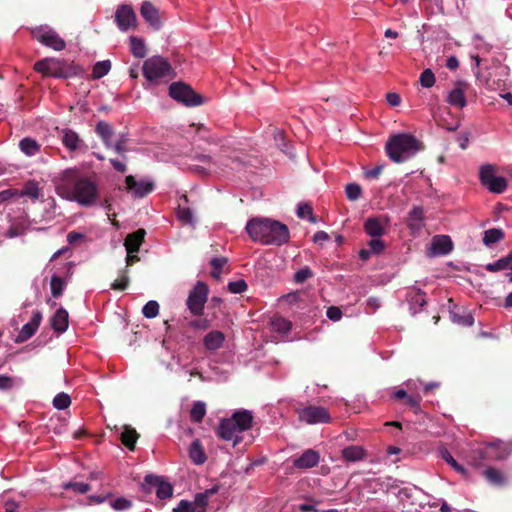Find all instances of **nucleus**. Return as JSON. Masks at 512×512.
I'll return each instance as SVG.
<instances>
[{"instance_id": "40", "label": "nucleus", "mask_w": 512, "mask_h": 512, "mask_svg": "<svg viewBox=\"0 0 512 512\" xmlns=\"http://www.w3.org/2000/svg\"><path fill=\"white\" fill-rule=\"evenodd\" d=\"M54 63H55V59H49V58L37 61L34 64V70L39 73H42L45 76L53 77V70H54V66H55Z\"/></svg>"}, {"instance_id": "47", "label": "nucleus", "mask_w": 512, "mask_h": 512, "mask_svg": "<svg viewBox=\"0 0 512 512\" xmlns=\"http://www.w3.org/2000/svg\"><path fill=\"white\" fill-rule=\"evenodd\" d=\"M129 285L128 270L124 269L120 272V277L111 284L113 290H125Z\"/></svg>"}, {"instance_id": "35", "label": "nucleus", "mask_w": 512, "mask_h": 512, "mask_svg": "<svg viewBox=\"0 0 512 512\" xmlns=\"http://www.w3.org/2000/svg\"><path fill=\"white\" fill-rule=\"evenodd\" d=\"M20 150L27 156H34L40 152V144L33 138L25 137L19 142Z\"/></svg>"}, {"instance_id": "46", "label": "nucleus", "mask_w": 512, "mask_h": 512, "mask_svg": "<svg viewBox=\"0 0 512 512\" xmlns=\"http://www.w3.org/2000/svg\"><path fill=\"white\" fill-rule=\"evenodd\" d=\"M297 216L302 219L308 217L311 223H316L317 221L316 217L313 214V209L311 205L308 203H302L298 205Z\"/></svg>"}, {"instance_id": "37", "label": "nucleus", "mask_w": 512, "mask_h": 512, "mask_svg": "<svg viewBox=\"0 0 512 512\" xmlns=\"http://www.w3.org/2000/svg\"><path fill=\"white\" fill-rule=\"evenodd\" d=\"M483 475L486 480L495 486H502L506 483L505 476L497 469L493 467H488L483 471Z\"/></svg>"}, {"instance_id": "42", "label": "nucleus", "mask_w": 512, "mask_h": 512, "mask_svg": "<svg viewBox=\"0 0 512 512\" xmlns=\"http://www.w3.org/2000/svg\"><path fill=\"white\" fill-rule=\"evenodd\" d=\"M65 286L66 283L61 277L57 275L51 277L50 288L51 294L54 298H59L63 294Z\"/></svg>"}, {"instance_id": "1", "label": "nucleus", "mask_w": 512, "mask_h": 512, "mask_svg": "<svg viewBox=\"0 0 512 512\" xmlns=\"http://www.w3.org/2000/svg\"><path fill=\"white\" fill-rule=\"evenodd\" d=\"M167 359L161 362L166 369L183 376H199L202 381L218 380L225 378L231 370V363L227 360V354H208L199 359L194 354H165Z\"/></svg>"}, {"instance_id": "32", "label": "nucleus", "mask_w": 512, "mask_h": 512, "mask_svg": "<svg viewBox=\"0 0 512 512\" xmlns=\"http://www.w3.org/2000/svg\"><path fill=\"white\" fill-rule=\"evenodd\" d=\"M120 438L122 443L130 450L133 451L135 449V444L137 442V439L139 438L138 433L136 430L130 426H123Z\"/></svg>"}, {"instance_id": "9", "label": "nucleus", "mask_w": 512, "mask_h": 512, "mask_svg": "<svg viewBox=\"0 0 512 512\" xmlns=\"http://www.w3.org/2000/svg\"><path fill=\"white\" fill-rule=\"evenodd\" d=\"M209 294L208 285L205 282L198 281L189 292L186 305L194 316L203 314L205 303Z\"/></svg>"}, {"instance_id": "36", "label": "nucleus", "mask_w": 512, "mask_h": 512, "mask_svg": "<svg viewBox=\"0 0 512 512\" xmlns=\"http://www.w3.org/2000/svg\"><path fill=\"white\" fill-rule=\"evenodd\" d=\"M271 329L275 332L286 334L292 328V323L281 316H273L270 320Z\"/></svg>"}, {"instance_id": "61", "label": "nucleus", "mask_w": 512, "mask_h": 512, "mask_svg": "<svg viewBox=\"0 0 512 512\" xmlns=\"http://www.w3.org/2000/svg\"><path fill=\"white\" fill-rule=\"evenodd\" d=\"M126 143L127 139L122 136L114 145L112 144V148L117 154H119L123 159H126Z\"/></svg>"}, {"instance_id": "56", "label": "nucleus", "mask_w": 512, "mask_h": 512, "mask_svg": "<svg viewBox=\"0 0 512 512\" xmlns=\"http://www.w3.org/2000/svg\"><path fill=\"white\" fill-rule=\"evenodd\" d=\"M20 196H28L31 199H38L39 197V188L38 185L34 182L28 183L25 188L18 194Z\"/></svg>"}, {"instance_id": "14", "label": "nucleus", "mask_w": 512, "mask_h": 512, "mask_svg": "<svg viewBox=\"0 0 512 512\" xmlns=\"http://www.w3.org/2000/svg\"><path fill=\"white\" fill-rule=\"evenodd\" d=\"M115 19L118 27L122 31H127L131 27H135L136 25V14L131 6L129 5H120L115 13Z\"/></svg>"}, {"instance_id": "7", "label": "nucleus", "mask_w": 512, "mask_h": 512, "mask_svg": "<svg viewBox=\"0 0 512 512\" xmlns=\"http://www.w3.org/2000/svg\"><path fill=\"white\" fill-rule=\"evenodd\" d=\"M171 98L185 106L193 107L204 103L202 95L198 94L192 87L184 82H174L169 86Z\"/></svg>"}, {"instance_id": "19", "label": "nucleus", "mask_w": 512, "mask_h": 512, "mask_svg": "<svg viewBox=\"0 0 512 512\" xmlns=\"http://www.w3.org/2000/svg\"><path fill=\"white\" fill-rule=\"evenodd\" d=\"M42 320V313L38 310L34 311L32 317L28 323L23 325L18 335L15 338V342H24L32 337L37 331Z\"/></svg>"}, {"instance_id": "62", "label": "nucleus", "mask_w": 512, "mask_h": 512, "mask_svg": "<svg viewBox=\"0 0 512 512\" xmlns=\"http://www.w3.org/2000/svg\"><path fill=\"white\" fill-rule=\"evenodd\" d=\"M368 247L371 253L380 254L384 250L385 244L380 238H373L368 242Z\"/></svg>"}, {"instance_id": "58", "label": "nucleus", "mask_w": 512, "mask_h": 512, "mask_svg": "<svg viewBox=\"0 0 512 512\" xmlns=\"http://www.w3.org/2000/svg\"><path fill=\"white\" fill-rule=\"evenodd\" d=\"M509 266L510 265L507 263V261L504 259V257H502L493 263L487 264L485 266V269L489 272H497V271L505 270Z\"/></svg>"}, {"instance_id": "28", "label": "nucleus", "mask_w": 512, "mask_h": 512, "mask_svg": "<svg viewBox=\"0 0 512 512\" xmlns=\"http://www.w3.org/2000/svg\"><path fill=\"white\" fill-rule=\"evenodd\" d=\"M95 132L101 138L104 146L107 149H111L112 148V137L114 134V130H113L112 126L105 121H99L96 124Z\"/></svg>"}, {"instance_id": "18", "label": "nucleus", "mask_w": 512, "mask_h": 512, "mask_svg": "<svg viewBox=\"0 0 512 512\" xmlns=\"http://www.w3.org/2000/svg\"><path fill=\"white\" fill-rule=\"evenodd\" d=\"M240 432L230 420V418L222 419L217 429V435L225 441H233L234 446L241 440Z\"/></svg>"}, {"instance_id": "63", "label": "nucleus", "mask_w": 512, "mask_h": 512, "mask_svg": "<svg viewBox=\"0 0 512 512\" xmlns=\"http://www.w3.org/2000/svg\"><path fill=\"white\" fill-rule=\"evenodd\" d=\"M422 397L419 394H408L405 399V404L414 410L420 409V402Z\"/></svg>"}, {"instance_id": "53", "label": "nucleus", "mask_w": 512, "mask_h": 512, "mask_svg": "<svg viewBox=\"0 0 512 512\" xmlns=\"http://www.w3.org/2000/svg\"><path fill=\"white\" fill-rule=\"evenodd\" d=\"M409 301L411 306L418 305L423 307L426 305V294L421 289H416L410 295Z\"/></svg>"}, {"instance_id": "4", "label": "nucleus", "mask_w": 512, "mask_h": 512, "mask_svg": "<svg viewBox=\"0 0 512 512\" xmlns=\"http://www.w3.org/2000/svg\"><path fill=\"white\" fill-rule=\"evenodd\" d=\"M420 142L411 134L393 135L386 143L388 157L395 163H402L420 150Z\"/></svg>"}, {"instance_id": "57", "label": "nucleus", "mask_w": 512, "mask_h": 512, "mask_svg": "<svg viewBox=\"0 0 512 512\" xmlns=\"http://www.w3.org/2000/svg\"><path fill=\"white\" fill-rule=\"evenodd\" d=\"M111 507L116 511H125L128 510L132 503L130 500L124 497H118L110 502Z\"/></svg>"}, {"instance_id": "44", "label": "nucleus", "mask_w": 512, "mask_h": 512, "mask_svg": "<svg viewBox=\"0 0 512 512\" xmlns=\"http://www.w3.org/2000/svg\"><path fill=\"white\" fill-rule=\"evenodd\" d=\"M228 259L226 257H215L210 261L212 266L211 276L215 279H219L222 273V268L227 264Z\"/></svg>"}, {"instance_id": "20", "label": "nucleus", "mask_w": 512, "mask_h": 512, "mask_svg": "<svg viewBox=\"0 0 512 512\" xmlns=\"http://www.w3.org/2000/svg\"><path fill=\"white\" fill-rule=\"evenodd\" d=\"M126 187L129 191H133L135 197L142 198L151 193L154 189V183L150 181L137 182L134 176L129 175L125 179Z\"/></svg>"}, {"instance_id": "60", "label": "nucleus", "mask_w": 512, "mask_h": 512, "mask_svg": "<svg viewBox=\"0 0 512 512\" xmlns=\"http://www.w3.org/2000/svg\"><path fill=\"white\" fill-rule=\"evenodd\" d=\"M177 216L181 222L186 224H190L193 221V214L190 208L179 206Z\"/></svg>"}, {"instance_id": "16", "label": "nucleus", "mask_w": 512, "mask_h": 512, "mask_svg": "<svg viewBox=\"0 0 512 512\" xmlns=\"http://www.w3.org/2000/svg\"><path fill=\"white\" fill-rule=\"evenodd\" d=\"M453 249V242L448 235H436L432 238L429 256L447 255Z\"/></svg>"}, {"instance_id": "38", "label": "nucleus", "mask_w": 512, "mask_h": 512, "mask_svg": "<svg viewBox=\"0 0 512 512\" xmlns=\"http://www.w3.org/2000/svg\"><path fill=\"white\" fill-rule=\"evenodd\" d=\"M130 48L131 53L136 58H144L147 54L144 41L136 36L130 37Z\"/></svg>"}, {"instance_id": "17", "label": "nucleus", "mask_w": 512, "mask_h": 512, "mask_svg": "<svg viewBox=\"0 0 512 512\" xmlns=\"http://www.w3.org/2000/svg\"><path fill=\"white\" fill-rule=\"evenodd\" d=\"M469 88L466 81H457L454 88L449 92L447 102L457 108H464L467 104L465 92Z\"/></svg>"}, {"instance_id": "10", "label": "nucleus", "mask_w": 512, "mask_h": 512, "mask_svg": "<svg viewBox=\"0 0 512 512\" xmlns=\"http://www.w3.org/2000/svg\"><path fill=\"white\" fill-rule=\"evenodd\" d=\"M298 419L309 425L326 424L331 421V415L327 408L309 405L297 409Z\"/></svg>"}, {"instance_id": "55", "label": "nucleus", "mask_w": 512, "mask_h": 512, "mask_svg": "<svg viewBox=\"0 0 512 512\" xmlns=\"http://www.w3.org/2000/svg\"><path fill=\"white\" fill-rule=\"evenodd\" d=\"M313 276H314L313 271L308 266H305V267L301 268L300 270H298L294 274V281L296 283L301 284V283H304L309 278H312Z\"/></svg>"}, {"instance_id": "25", "label": "nucleus", "mask_w": 512, "mask_h": 512, "mask_svg": "<svg viewBox=\"0 0 512 512\" xmlns=\"http://www.w3.org/2000/svg\"><path fill=\"white\" fill-rule=\"evenodd\" d=\"M145 235L146 232L142 228L128 234L124 241L127 253H137L144 242Z\"/></svg>"}, {"instance_id": "33", "label": "nucleus", "mask_w": 512, "mask_h": 512, "mask_svg": "<svg viewBox=\"0 0 512 512\" xmlns=\"http://www.w3.org/2000/svg\"><path fill=\"white\" fill-rule=\"evenodd\" d=\"M423 218H424L423 208L420 206H414L408 214V219H407L408 227L413 231L420 230L422 227L421 222H422Z\"/></svg>"}, {"instance_id": "15", "label": "nucleus", "mask_w": 512, "mask_h": 512, "mask_svg": "<svg viewBox=\"0 0 512 512\" xmlns=\"http://www.w3.org/2000/svg\"><path fill=\"white\" fill-rule=\"evenodd\" d=\"M62 144L71 152H85L87 145L84 140L80 138L78 133L71 129H63L61 132Z\"/></svg>"}, {"instance_id": "43", "label": "nucleus", "mask_w": 512, "mask_h": 512, "mask_svg": "<svg viewBox=\"0 0 512 512\" xmlns=\"http://www.w3.org/2000/svg\"><path fill=\"white\" fill-rule=\"evenodd\" d=\"M110 69H111V63L109 60L99 61L93 67L92 78L100 79L103 76H105L106 74H108Z\"/></svg>"}, {"instance_id": "45", "label": "nucleus", "mask_w": 512, "mask_h": 512, "mask_svg": "<svg viewBox=\"0 0 512 512\" xmlns=\"http://www.w3.org/2000/svg\"><path fill=\"white\" fill-rule=\"evenodd\" d=\"M71 404V398L67 393H58L53 399V406L57 410H64Z\"/></svg>"}, {"instance_id": "34", "label": "nucleus", "mask_w": 512, "mask_h": 512, "mask_svg": "<svg viewBox=\"0 0 512 512\" xmlns=\"http://www.w3.org/2000/svg\"><path fill=\"white\" fill-rule=\"evenodd\" d=\"M189 457L196 465H201L206 461V454L199 440H194L189 447Z\"/></svg>"}, {"instance_id": "54", "label": "nucleus", "mask_w": 512, "mask_h": 512, "mask_svg": "<svg viewBox=\"0 0 512 512\" xmlns=\"http://www.w3.org/2000/svg\"><path fill=\"white\" fill-rule=\"evenodd\" d=\"M441 455H442V458L454 469L456 470L457 472L461 473V474H465L466 473V469L458 464V462L453 458V456L450 454L449 451L447 450H444L441 452Z\"/></svg>"}, {"instance_id": "50", "label": "nucleus", "mask_w": 512, "mask_h": 512, "mask_svg": "<svg viewBox=\"0 0 512 512\" xmlns=\"http://www.w3.org/2000/svg\"><path fill=\"white\" fill-rule=\"evenodd\" d=\"M419 81L421 85L425 88H431L435 84V75L433 71L429 68L425 69L421 74Z\"/></svg>"}, {"instance_id": "22", "label": "nucleus", "mask_w": 512, "mask_h": 512, "mask_svg": "<svg viewBox=\"0 0 512 512\" xmlns=\"http://www.w3.org/2000/svg\"><path fill=\"white\" fill-rule=\"evenodd\" d=\"M319 461V453L313 449H307L293 460V466L297 469H310L317 466Z\"/></svg>"}, {"instance_id": "13", "label": "nucleus", "mask_w": 512, "mask_h": 512, "mask_svg": "<svg viewBox=\"0 0 512 512\" xmlns=\"http://www.w3.org/2000/svg\"><path fill=\"white\" fill-rule=\"evenodd\" d=\"M449 304V315L453 323L463 327H470L474 324V317L471 312L454 304L452 299H449Z\"/></svg>"}, {"instance_id": "51", "label": "nucleus", "mask_w": 512, "mask_h": 512, "mask_svg": "<svg viewBox=\"0 0 512 512\" xmlns=\"http://www.w3.org/2000/svg\"><path fill=\"white\" fill-rule=\"evenodd\" d=\"M173 512H202L193 501L181 500L173 509Z\"/></svg>"}, {"instance_id": "11", "label": "nucleus", "mask_w": 512, "mask_h": 512, "mask_svg": "<svg viewBox=\"0 0 512 512\" xmlns=\"http://www.w3.org/2000/svg\"><path fill=\"white\" fill-rule=\"evenodd\" d=\"M142 487L146 492L155 491L159 499L170 498L173 494V487L156 475H146Z\"/></svg>"}, {"instance_id": "64", "label": "nucleus", "mask_w": 512, "mask_h": 512, "mask_svg": "<svg viewBox=\"0 0 512 512\" xmlns=\"http://www.w3.org/2000/svg\"><path fill=\"white\" fill-rule=\"evenodd\" d=\"M326 315L332 321H339L342 317V311L339 307L330 306L327 309Z\"/></svg>"}, {"instance_id": "5", "label": "nucleus", "mask_w": 512, "mask_h": 512, "mask_svg": "<svg viewBox=\"0 0 512 512\" xmlns=\"http://www.w3.org/2000/svg\"><path fill=\"white\" fill-rule=\"evenodd\" d=\"M512 453V443L501 440L489 442L483 447L472 451L471 461L475 466H480L484 461H499L506 459Z\"/></svg>"}, {"instance_id": "27", "label": "nucleus", "mask_w": 512, "mask_h": 512, "mask_svg": "<svg viewBox=\"0 0 512 512\" xmlns=\"http://www.w3.org/2000/svg\"><path fill=\"white\" fill-rule=\"evenodd\" d=\"M219 491L218 485H213L211 488L206 489L203 492H199L194 497V503L202 510V512H206V509L210 502H212L213 496H215Z\"/></svg>"}, {"instance_id": "59", "label": "nucleus", "mask_w": 512, "mask_h": 512, "mask_svg": "<svg viewBox=\"0 0 512 512\" xmlns=\"http://www.w3.org/2000/svg\"><path fill=\"white\" fill-rule=\"evenodd\" d=\"M247 288L248 285L244 280H238L228 283V290L233 294H240L246 291Z\"/></svg>"}, {"instance_id": "3", "label": "nucleus", "mask_w": 512, "mask_h": 512, "mask_svg": "<svg viewBox=\"0 0 512 512\" xmlns=\"http://www.w3.org/2000/svg\"><path fill=\"white\" fill-rule=\"evenodd\" d=\"M57 191L60 196L74 200L84 207L95 205L100 195L98 184L91 176L79 177L71 188L59 186Z\"/></svg>"}, {"instance_id": "31", "label": "nucleus", "mask_w": 512, "mask_h": 512, "mask_svg": "<svg viewBox=\"0 0 512 512\" xmlns=\"http://www.w3.org/2000/svg\"><path fill=\"white\" fill-rule=\"evenodd\" d=\"M342 457L348 462H358L366 457V452L362 446L351 445L342 450Z\"/></svg>"}, {"instance_id": "2", "label": "nucleus", "mask_w": 512, "mask_h": 512, "mask_svg": "<svg viewBox=\"0 0 512 512\" xmlns=\"http://www.w3.org/2000/svg\"><path fill=\"white\" fill-rule=\"evenodd\" d=\"M246 231L253 241L265 245L280 246L290 238L289 229L285 224L268 218L251 219L246 225Z\"/></svg>"}, {"instance_id": "30", "label": "nucleus", "mask_w": 512, "mask_h": 512, "mask_svg": "<svg viewBox=\"0 0 512 512\" xmlns=\"http://www.w3.org/2000/svg\"><path fill=\"white\" fill-rule=\"evenodd\" d=\"M224 341V333L218 330L209 332L203 339L205 348L210 351L221 348Z\"/></svg>"}, {"instance_id": "8", "label": "nucleus", "mask_w": 512, "mask_h": 512, "mask_svg": "<svg viewBox=\"0 0 512 512\" xmlns=\"http://www.w3.org/2000/svg\"><path fill=\"white\" fill-rule=\"evenodd\" d=\"M496 166L493 164H484L479 170V179L481 184L490 192L500 194L507 188V180L502 176H496Z\"/></svg>"}, {"instance_id": "39", "label": "nucleus", "mask_w": 512, "mask_h": 512, "mask_svg": "<svg viewBox=\"0 0 512 512\" xmlns=\"http://www.w3.org/2000/svg\"><path fill=\"white\" fill-rule=\"evenodd\" d=\"M206 415V404L203 401H195L190 410V419L195 423H200Z\"/></svg>"}, {"instance_id": "6", "label": "nucleus", "mask_w": 512, "mask_h": 512, "mask_svg": "<svg viewBox=\"0 0 512 512\" xmlns=\"http://www.w3.org/2000/svg\"><path fill=\"white\" fill-rule=\"evenodd\" d=\"M143 75L149 82H158L163 78H175L176 72L165 58L152 56L144 61Z\"/></svg>"}, {"instance_id": "21", "label": "nucleus", "mask_w": 512, "mask_h": 512, "mask_svg": "<svg viewBox=\"0 0 512 512\" xmlns=\"http://www.w3.org/2000/svg\"><path fill=\"white\" fill-rule=\"evenodd\" d=\"M55 66L53 70V77L55 78H70L81 73L82 69L70 62L60 61L55 59Z\"/></svg>"}, {"instance_id": "23", "label": "nucleus", "mask_w": 512, "mask_h": 512, "mask_svg": "<svg viewBox=\"0 0 512 512\" xmlns=\"http://www.w3.org/2000/svg\"><path fill=\"white\" fill-rule=\"evenodd\" d=\"M140 14L154 30H158L161 27L159 10L150 1L142 3Z\"/></svg>"}, {"instance_id": "49", "label": "nucleus", "mask_w": 512, "mask_h": 512, "mask_svg": "<svg viewBox=\"0 0 512 512\" xmlns=\"http://www.w3.org/2000/svg\"><path fill=\"white\" fill-rule=\"evenodd\" d=\"M345 193L350 201H356L362 195V188L356 183H349L346 185Z\"/></svg>"}, {"instance_id": "12", "label": "nucleus", "mask_w": 512, "mask_h": 512, "mask_svg": "<svg viewBox=\"0 0 512 512\" xmlns=\"http://www.w3.org/2000/svg\"><path fill=\"white\" fill-rule=\"evenodd\" d=\"M32 34L38 42L55 51H62L66 47L65 41L53 29L40 27L34 30Z\"/></svg>"}, {"instance_id": "48", "label": "nucleus", "mask_w": 512, "mask_h": 512, "mask_svg": "<svg viewBox=\"0 0 512 512\" xmlns=\"http://www.w3.org/2000/svg\"><path fill=\"white\" fill-rule=\"evenodd\" d=\"M63 489L74 490L78 494H86L90 489V485L84 482H66L63 484Z\"/></svg>"}, {"instance_id": "26", "label": "nucleus", "mask_w": 512, "mask_h": 512, "mask_svg": "<svg viewBox=\"0 0 512 512\" xmlns=\"http://www.w3.org/2000/svg\"><path fill=\"white\" fill-rule=\"evenodd\" d=\"M53 330L57 333H63L67 330L69 324V314L66 309L60 307L56 310L50 319Z\"/></svg>"}, {"instance_id": "41", "label": "nucleus", "mask_w": 512, "mask_h": 512, "mask_svg": "<svg viewBox=\"0 0 512 512\" xmlns=\"http://www.w3.org/2000/svg\"><path fill=\"white\" fill-rule=\"evenodd\" d=\"M504 238V232L498 228L488 229L484 232L483 243L491 246Z\"/></svg>"}, {"instance_id": "29", "label": "nucleus", "mask_w": 512, "mask_h": 512, "mask_svg": "<svg viewBox=\"0 0 512 512\" xmlns=\"http://www.w3.org/2000/svg\"><path fill=\"white\" fill-rule=\"evenodd\" d=\"M364 230L373 238H380L385 234V228L381 220L377 217L368 218L364 223Z\"/></svg>"}, {"instance_id": "24", "label": "nucleus", "mask_w": 512, "mask_h": 512, "mask_svg": "<svg viewBox=\"0 0 512 512\" xmlns=\"http://www.w3.org/2000/svg\"><path fill=\"white\" fill-rule=\"evenodd\" d=\"M253 419L254 416L252 411L246 409L236 410L230 417V420L240 433L249 430L252 427Z\"/></svg>"}, {"instance_id": "52", "label": "nucleus", "mask_w": 512, "mask_h": 512, "mask_svg": "<svg viewBox=\"0 0 512 512\" xmlns=\"http://www.w3.org/2000/svg\"><path fill=\"white\" fill-rule=\"evenodd\" d=\"M142 313L143 315L146 317V318H154L158 315L159 313V304L157 301H154V300H151V301H148L143 309H142Z\"/></svg>"}]
</instances>
